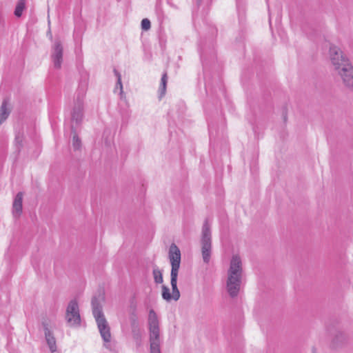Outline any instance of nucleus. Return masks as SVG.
Masks as SVG:
<instances>
[{"label":"nucleus","mask_w":353,"mask_h":353,"mask_svg":"<svg viewBox=\"0 0 353 353\" xmlns=\"http://www.w3.org/2000/svg\"><path fill=\"white\" fill-rule=\"evenodd\" d=\"M330 57L334 71L341 77L345 86L353 90V66L347 57L335 46L330 47Z\"/></svg>","instance_id":"obj_1"},{"label":"nucleus","mask_w":353,"mask_h":353,"mask_svg":"<svg viewBox=\"0 0 353 353\" xmlns=\"http://www.w3.org/2000/svg\"><path fill=\"white\" fill-rule=\"evenodd\" d=\"M243 281L242 261L239 256L233 255L228 270L226 289L232 297L238 295Z\"/></svg>","instance_id":"obj_2"},{"label":"nucleus","mask_w":353,"mask_h":353,"mask_svg":"<svg viewBox=\"0 0 353 353\" xmlns=\"http://www.w3.org/2000/svg\"><path fill=\"white\" fill-rule=\"evenodd\" d=\"M92 314L97 322L101 336L104 342L109 343L111 340L110 329L103 313L102 307L98 298H92Z\"/></svg>","instance_id":"obj_3"},{"label":"nucleus","mask_w":353,"mask_h":353,"mask_svg":"<svg viewBox=\"0 0 353 353\" xmlns=\"http://www.w3.org/2000/svg\"><path fill=\"white\" fill-rule=\"evenodd\" d=\"M150 353H161L159 322L156 312L150 310L148 314Z\"/></svg>","instance_id":"obj_4"},{"label":"nucleus","mask_w":353,"mask_h":353,"mask_svg":"<svg viewBox=\"0 0 353 353\" xmlns=\"http://www.w3.org/2000/svg\"><path fill=\"white\" fill-rule=\"evenodd\" d=\"M201 244V252L203 262L208 263L211 256L212 240L210 225L208 220H205L203 225Z\"/></svg>","instance_id":"obj_5"},{"label":"nucleus","mask_w":353,"mask_h":353,"mask_svg":"<svg viewBox=\"0 0 353 353\" xmlns=\"http://www.w3.org/2000/svg\"><path fill=\"white\" fill-rule=\"evenodd\" d=\"M65 320L70 327H78L81 324V316L78 303L76 300H71L66 308Z\"/></svg>","instance_id":"obj_6"},{"label":"nucleus","mask_w":353,"mask_h":353,"mask_svg":"<svg viewBox=\"0 0 353 353\" xmlns=\"http://www.w3.org/2000/svg\"><path fill=\"white\" fill-rule=\"evenodd\" d=\"M84 96L85 90H82L77 94L74 100V105L72 112V120L77 125L79 124L83 119Z\"/></svg>","instance_id":"obj_7"},{"label":"nucleus","mask_w":353,"mask_h":353,"mask_svg":"<svg viewBox=\"0 0 353 353\" xmlns=\"http://www.w3.org/2000/svg\"><path fill=\"white\" fill-rule=\"evenodd\" d=\"M169 259L172 265L171 273L178 274L181 263V252L174 243L169 249Z\"/></svg>","instance_id":"obj_8"},{"label":"nucleus","mask_w":353,"mask_h":353,"mask_svg":"<svg viewBox=\"0 0 353 353\" xmlns=\"http://www.w3.org/2000/svg\"><path fill=\"white\" fill-rule=\"evenodd\" d=\"M52 59L54 68H60L63 60V48L60 41H56L54 45Z\"/></svg>","instance_id":"obj_9"},{"label":"nucleus","mask_w":353,"mask_h":353,"mask_svg":"<svg viewBox=\"0 0 353 353\" xmlns=\"http://www.w3.org/2000/svg\"><path fill=\"white\" fill-rule=\"evenodd\" d=\"M22 192L17 193L12 205V213L14 216H19L22 212Z\"/></svg>","instance_id":"obj_10"},{"label":"nucleus","mask_w":353,"mask_h":353,"mask_svg":"<svg viewBox=\"0 0 353 353\" xmlns=\"http://www.w3.org/2000/svg\"><path fill=\"white\" fill-rule=\"evenodd\" d=\"M170 276H171L170 283H171L172 290V299L174 301H177L180 298V292L177 288L178 274L171 273Z\"/></svg>","instance_id":"obj_11"},{"label":"nucleus","mask_w":353,"mask_h":353,"mask_svg":"<svg viewBox=\"0 0 353 353\" xmlns=\"http://www.w3.org/2000/svg\"><path fill=\"white\" fill-rule=\"evenodd\" d=\"M45 335L46 343L51 352H55L57 351L56 339L53 335L52 331H47Z\"/></svg>","instance_id":"obj_12"},{"label":"nucleus","mask_w":353,"mask_h":353,"mask_svg":"<svg viewBox=\"0 0 353 353\" xmlns=\"http://www.w3.org/2000/svg\"><path fill=\"white\" fill-rule=\"evenodd\" d=\"M10 111L7 107V102L3 101L0 107V125L8 118Z\"/></svg>","instance_id":"obj_13"},{"label":"nucleus","mask_w":353,"mask_h":353,"mask_svg":"<svg viewBox=\"0 0 353 353\" xmlns=\"http://www.w3.org/2000/svg\"><path fill=\"white\" fill-rule=\"evenodd\" d=\"M26 8V0H18L15 10L14 15L17 17H20L22 15L23 11Z\"/></svg>","instance_id":"obj_14"},{"label":"nucleus","mask_w":353,"mask_h":353,"mask_svg":"<svg viewBox=\"0 0 353 353\" xmlns=\"http://www.w3.org/2000/svg\"><path fill=\"white\" fill-rule=\"evenodd\" d=\"M153 276L154 279V282L156 283H162L163 280V275L161 271L158 268H154L153 269Z\"/></svg>","instance_id":"obj_15"},{"label":"nucleus","mask_w":353,"mask_h":353,"mask_svg":"<svg viewBox=\"0 0 353 353\" xmlns=\"http://www.w3.org/2000/svg\"><path fill=\"white\" fill-rule=\"evenodd\" d=\"M162 297L167 301H170L172 299V294L170 292V289L165 286H162Z\"/></svg>","instance_id":"obj_16"},{"label":"nucleus","mask_w":353,"mask_h":353,"mask_svg":"<svg viewBox=\"0 0 353 353\" xmlns=\"http://www.w3.org/2000/svg\"><path fill=\"white\" fill-rule=\"evenodd\" d=\"M167 80H168L167 74L164 73L162 75L161 80V90L162 94L165 93V91L166 89Z\"/></svg>","instance_id":"obj_17"},{"label":"nucleus","mask_w":353,"mask_h":353,"mask_svg":"<svg viewBox=\"0 0 353 353\" xmlns=\"http://www.w3.org/2000/svg\"><path fill=\"white\" fill-rule=\"evenodd\" d=\"M114 73L117 78V86H119L121 93H123V85L121 83V76L120 73L116 69L114 70Z\"/></svg>","instance_id":"obj_18"},{"label":"nucleus","mask_w":353,"mask_h":353,"mask_svg":"<svg viewBox=\"0 0 353 353\" xmlns=\"http://www.w3.org/2000/svg\"><path fill=\"white\" fill-rule=\"evenodd\" d=\"M72 145L74 150H79L81 147V141L77 135L73 136Z\"/></svg>","instance_id":"obj_19"},{"label":"nucleus","mask_w":353,"mask_h":353,"mask_svg":"<svg viewBox=\"0 0 353 353\" xmlns=\"http://www.w3.org/2000/svg\"><path fill=\"white\" fill-rule=\"evenodd\" d=\"M151 23L149 19H143L141 21V28L144 30H148L150 28Z\"/></svg>","instance_id":"obj_20"},{"label":"nucleus","mask_w":353,"mask_h":353,"mask_svg":"<svg viewBox=\"0 0 353 353\" xmlns=\"http://www.w3.org/2000/svg\"><path fill=\"white\" fill-rule=\"evenodd\" d=\"M42 327L43 329L44 334H46L47 331H51L50 324L48 321L44 320L42 321Z\"/></svg>","instance_id":"obj_21"},{"label":"nucleus","mask_w":353,"mask_h":353,"mask_svg":"<svg viewBox=\"0 0 353 353\" xmlns=\"http://www.w3.org/2000/svg\"><path fill=\"white\" fill-rule=\"evenodd\" d=\"M22 139H23V137L21 135L17 134L16 136L15 141H16L17 143L21 144V143L22 142Z\"/></svg>","instance_id":"obj_22"},{"label":"nucleus","mask_w":353,"mask_h":353,"mask_svg":"<svg viewBox=\"0 0 353 353\" xmlns=\"http://www.w3.org/2000/svg\"><path fill=\"white\" fill-rule=\"evenodd\" d=\"M200 0H198V1H199Z\"/></svg>","instance_id":"obj_23"}]
</instances>
